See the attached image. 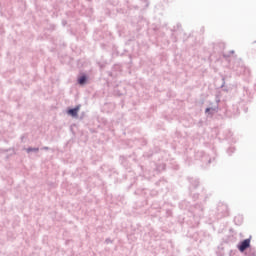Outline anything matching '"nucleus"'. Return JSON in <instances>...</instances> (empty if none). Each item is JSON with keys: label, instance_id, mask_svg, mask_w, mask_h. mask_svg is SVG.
<instances>
[{"label": "nucleus", "instance_id": "1", "mask_svg": "<svg viewBox=\"0 0 256 256\" xmlns=\"http://www.w3.org/2000/svg\"><path fill=\"white\" fill-rule=\"evenodd\" d=\"M250 245H251V240L245 239L244 241L241 242L238 249L243 253V251H245L246 249H249Z\"/></svg>", "mask_w": 256, "mask_h": 256}, {"label": "nucleus", "instance_id": "2", "mask_svg": "<svg viewBox=\"0 0 256 256\" xmlns=\"http://www.w3.org/2000/svg\"><path fill=\"white\" fill-rule=\"evenodd\" d=\"M79 109H81V106H76L75 108L68 110V115H71V117H77Z\"/></svg>", "mask_w": 256, "mask_h": 256}, {"label": "nucleus", "instance_id": "3", "mask_svg": "<svg viewBox=\"0 0 256 256\" xmlns=\"http://www.w3.org/2000/svg\"><path fill=\"white\" fill-rule=\"evenodd\" d=\"M78 81H79L80 85H84L85 81H87V78L85 76H82V77L79 78Z\"/></svg>", "mask_w": 256, "mask_h": 256}, {"label": "nucleus", "instance_id": "4", "mask_svg": "<svg viewBox=\"0 0 256 256\" xmlns=\"http://www.w3.org/2000/svg\"><path fill=\"white\" fill-rule=\"evenodd\" d=\"M27 151L28 153H31V151H39V149L28 148Z\"/></svg>", "mask_w": 256, "mask_h": 256}, {"label": "nucleus", "instance_id": "5", "mask_svg": "<svg viewBox=\"0 0 256 256\" xmlns=\"http://www.w3.org/2000/svg\"><path fill=\"white\" fill-rule=\"evenodd\" d=\"M208 111H209V108L206 109V112H208Z\"/></svg>", "mask_w": 256, "mask_h": 256}]
</instances>
